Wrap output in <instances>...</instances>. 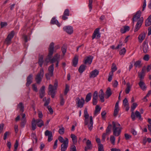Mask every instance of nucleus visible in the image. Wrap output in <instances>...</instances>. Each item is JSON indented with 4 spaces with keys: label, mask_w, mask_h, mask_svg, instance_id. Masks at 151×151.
<instances>
[{
    "label": "nucleus",
    "mask_w": 151,
    "mask_h": 151,
    "mask_svg": "<svg viewBox=\"0 0 151 151\" xmlns=\"http://www.w3.org/2000/svg\"><path fill=\"white\" fill-rule=\"evenodd\" d=\"M68 139L67 138L65 139L64 143L61 145V151H66L68 147Z\"/></svg>",
    "instance_id": "obj_7"
},
{
    "label": "nucleus",
    "mask_w": 151,
    "mask_h": 151,
    "mask_svg": "<svg viewBox=\"0 0 151 151\" xmlns=\"http://www.w3.org/2000/svg\"><path fill=\"white\" fill-rule=\"evenodd\" d=\"M135 115L137 118H138L139 120H142V119L141 117V116L139 112L137 111H136L135 112Z\"/></svg>",
    "instance_id": "obj_37"
},
{
    "label": "nucleus",
    "mask_w": 151,
    "mask_h": 151,
    "mask_svg": "<svg viewBox=\"0 0 151 151\" xmlns=\"http://www.w3.org/2000/svg\"><path fill=\"white\" fill-rule=\"evenodd\" d=\"M138 84L140 88L143 91L146 90L147 86H146L145 83L142 81H140L138 83Z\"/></svg>",
    "instance_id": "obj_21"
},
{
    "label": "nucleus",
    "mask_w": 151,
    "mask_h": 151,
    "mask_svg": "<svg viewBox=\"0 0 151 151\" xmlns=\"http://www.w3.org/2000/svg\"><path fill=\"white\" fill-rule=\"evenodd\" d=\"M119 104H116L114 107V116L115 117L116 116L118 115L119 110Z\"/></svg>",
    "instance_id": "obj_23"
},
{
    "label": "nucleus",
    "mask_w": 151,
    "mask_h": 151,
    "mask_svg": "<svg viewBox=\"0 0 151 151\" xmlns=\"http://www.w3.org/2000/svg\"><path fill=\"white\" fill-rule=\"evenodd\" d=\"M101 109V108L99 106H96L95 108V110L94 113V115L95 116L99 113Z\"/></svg>",
    "instance_id": "obj_31"
},
{
    "label": "nucleus",
    "mask_w": 151,
    "mask_h": 151,
    "mask_svg": "<svg viewBox=\"0 0 151 151\" xmlns=\"http://www.w3.org/2000/svg\"><path fill=\"white\" fill-rule=\"evenodd\" d=\"M50 23L52 24H56L58 27H60L61 25L59 22L54 17L50 21Z\"/></svg>",
    "instance_id": "obj_22"
},
{
    "label": "nucleus",
    "mask_w": 151,
    "mask_h": 151,
    "mask_svg": "<svg viewBox=\"0 0 151 151\" xmlns=\"http://www.w3.org/2000/svg\"><path fill=\"white\" fill-rule=\"evenodd\" d=\"M99 96V101H100L101 103H103L105 101L104 96Z\"/></svg>",
    "instance_id": "obj_51"
},
{
    "label": "nucleus",
    "mask_w": 151,
    "mask_h": 151,
    "mask_svg": "<svg viewBox=\"0 0 151 151\" xmlns=\"http://www.w3.org/2000/svg\"><path fill=\"white\" fill-rule=\"evenodd\" d=\"M141 61L138 60L134 62V66L135 68H140L142 66Z\"/></svg>",
    "instance_id": "obj_24"
},
{
    "label": "nucleus",
    "mask_w": 151,
    "mask_h": 151,
    "mask_svg": "<svg viewBox=\"0 0 151 151\" xmlns=\"http://www.w3.org/2000/svg\"><path fill=\"white\" fill-rule=\"evenodd\" d=\"M10 133L9 132H6L4 134V139L5 140L7 138V136L10 134Z\"/></svg>",
    "instance_id": "obj_54"
},
{
    "label": "nucleus",
    "mask_w": 151,
    "mask_h": 151,
    "mask_svg": "<svg viewBox=\"0 0 151 151\" xmlns=\"http://www.w3.org/2000/svg\"><path fill=\"white\" fill-rule=\"evenodd\" d=\"M58 86L57 81H55L53 86L50 84L48 87V94L51 95L52 98H54Z\"/></svg>",
    "instance_id": "obj_3"
},
{
    "label": "nucleus",
    "mask_w": 151,
    "mask_h": 151,
    "mask_svg": "<svg viewBox=\"0 0 151 151\" xmlns=\"http://www.w3.org/2000/svg\"><path fill=\"white\" fill-rule=\"evenodd\" d=\"M127 87L125 90V92L126 94H128L129 93L131 90V87L130 84L129 83H127Z\"/></svg>",
    "instance_id": "obj_35"
},
{
    "label": "nucleus",
    "mask_w": 151,
    "mask_h": 151,
    "mask_svg": "<svg viewBox=\"0 0 151 151\" xmlns=\"http://www.w3.org/2000/svg\"><path fill=\"white\" fill-rule=\"evenodd\" d=\"M67 46L66 45H64L62 46V48H61V50L62 51V52L63 53V55H64L67 51Z\"/></svg>",
    "instance_id": "obj_38"
},
{
    "label": "nucleus",
    "mask_w": 151,
    "mask_h": 151,
    "mask_svg": "<svg viewBox=\"0 0 151 151\" xmlns=\"http://www.w3.org/2000/svg\"><path fill=\"white\" fill-rule=\"evenodd\" d=\"M90 123L88 125V129L89 130H91L93 128V118L92 116H90Z\"/></svg>",
    "instance_id": "obj_25"
},
{
    "label": "nucleus",
    "mask_w": 151,
    "mask_h": 151,
    "mask_svg": "<svg viewBox=\"0 0 151 151\" xmlns=\"http://www.w3.org/2000/svg\"><path fill=\"white\" fill-rule=\"evenodd\" d=\"M99 71L96 69H95L91 71L89 74V77L90 78H94L99 74Z\"/></svg>",
    "instance_id": "obj_15"
},
{
    "label": "nucleus",
    "mask_w": 151,
    "mask_h": 151,
    "mask_svg": "<svg viewBox=\"0 0 151 151\" xmlns=\"http://www.w3.org/2000/svg\"><path fill=\"white\" fill-rule=\"evenodd\" d=\"M111 125L110 124H109L107 127V128L106 130V133L107 134H109L110 132L111 131Z\"/></svg>",
    "instance_id": "obj_46"
},
{
    "label": "nucleus",
    "mask_w": 151,
    "mask_h": 151,
    "mask_svg": "<svg viewBox=\"0 0 151 151\" xmlns=\"http://www.w3.org/2000/svg\"><path fill=\"white\" fill-rule=\"evenodd\" d=\"M113 74L112 73H109V78H108V81L109 82L111 81L112 79V76H113Z\"/></svg>",
    "instance_id": "obj_56"
},
{
    "label": "nucleus",
    "mask_w": 151,
    "mask_h": 151,
    "mask_svg": "<svg viewBox=\"0 0 151 151\" xmlns=\"http://www.w3.org/2000/svg\"><path fill=\"white\" fill-rule=\"evenodd\" d=\"M98 92L97 91L94 92L93 96L92 103L93 104H96L98 103Z\"/></svg>",
    "instance_id": "obj_12"
},
{
    "label": "nucleus",
    "mask_w": 151,
    "mask_h": 151,
    "mask_svg": "<svg viewBox=\"0 0 151 151\" xmlns=\"http://www.w3.org/2000/svg\"><path fill=\"white\" fill-rule=\"evenodd\" d=\"M91 96L92 93H89L87 94L85 100L86 103L88 102L91 100Z\"/></svg>",
    "instance_id": "obj_27"
},
{
    "label": "nucleus",
    "mask_w": 151,
    "mask_h": 151,
    "mask_svg": "<svg viewBox=\"0 0 151 151\" xmlns=\"http://www.w3.org/2000/svg\"><path fill=\"white\" fill-rule=\"evenodd\" d=\"M92 62V59L91 58V56L88 57L87 58L86 60H85L84 63L86 64L88 63L90 64Z\"/></svg>",
    "instance_id": "obj_34"
},
{
    "label": "nucleus",
    "mask_w": 151,
    "mask_h": 151,
    "mask_svg": "<svg viewBox=\"0 0 151 151\" xmlns=\"http://www.w3.org/2000/svg\"><path fill=\"white\" fill-rule=\"evenodd\" d=\"M77 100L78 101L77 104H84L85 101L84 98L81 97L80 99L79 98L77 99Z\"/></svg>",
    "instance_id": "obj_42"
},
{
    "label": "nucleus",
    "mask_w": 151,
    "mask_h": 151,
    "mask_svg": "<svg viewBox=\"0 0 151 151\" xmlns=\"http://www.w3.org/2000/svg\"><path fill=\"white\" fill-rule=\"evenodd\" d=\"M63 29L64 31L70 35L72 34L73 32V27L70 26H64L63 28Z\"/></svg>",
    "instance_id": "obj_9"
},
{
    "label": "nucleus",
    "mask_w": 151,
    "mask_h": 151,
    "mask_svg": "<svg viewBox=\"0 0 151 151\" xmlns=\"http://www.w3.org/2000/svg\"><path fill=\"white\" fill-rule=\"evenodd\" d=\"M126 52V50L125 48L124 47L122 49H121L119 52V54L120 55H124Z\"/></svg>",
    "instance_id": "obj_53"
},
{
    "label": "nucleus",
    "mask_w": 151,
    "mask_h": 151,
    "mask_svg": "<svg viewBox=\"0 0 151 151\" xmlns=\"http://www.w3.org/2000/svg\"><path fill=\"white\" fill-rule=\"evenodd\" d=\"M145 74H142L141 73L139 74V76L140 78V81H142V80L144 78Z\"/></svg>",
    "instance_id": "obj_62"
},
{
    "label": "nucleus",
    "mask_w": 151,
    "mask_h": 151,
    "mask_svg": "<svg viewBox=\"0 0 151 151\" xmlns=\"http://www.w3.org/2000/svg\"><path fill=\"white\" fill-rule=\"evenodd\" d=\"M14 31H12L9 34L5 40V43L9 45L11 44L12 39L14 37Z\"/></svg>",
    "instance_id": "obj_6"
},
{
    "label": "nucleus",
    "mask_w": 151,
    "mask_h": 151,
    "mask_svg": "<svg viewBox=\"0 0 151 151\" xmlns=\"http://www.w3.org/2000/svg\"><path fill=\"white\" fill-rule=\"evenodd\" d=\"M86 146L85 147V151H87L88 150L91 149L92 146L91 141L89 139L86 142Z\"/></svg>",
    "instance_id": "obj_19"
},
{
    "label": "nucleus",
    "mask_w": 151,
    "mask_h": 151,
    "mask_svg": "<svg viewBox=\"0 0 151 151\" xmlns=\"http://www.w3.org/2000/svg\"><path fill=\"white\" fill-rule=\"evenodd\" d=\"M98 151H104V146L102 144H99V145L98 146Z\"/></svg>",
    "instance_id": "obj_45"
},
{
    "label": "nucleus",
    "mask_w": 151,
    "mask_h": 151,
    "mask_svg": "<svg viewBox=\"0 0 151 151\" xmlns=\"http://www.w3.org/2000/svg\"><path fill=\"white\" fill-rule=\"evenodd\" d=\"M137 104H133L131 106V111H132L131 115V117L133 121H134L135 119V115L133 112V111L137 106Z\"/></svg>",
    "instance_id": "obj_18"
},
{
    "label": "nucleus",
    "mask_w": 151,
    "mask_h": 151,
    "mask_svg": "<svg viewBox=\"0 0 151 151\" xmlns=\"http://www.w3.org/2000/svg\"><path fill=\"white\" fill-rule=\"evenodd\" d=\"M60 104H63L64 103V100L63 99V94H61L60 96Z\"/></svg>",
    "instance_id": "obj_52"
},
{
    "label": "nucleus",
    "mask_w": 151,
    "mask_h": 151,
    "mask_svg": "<svg viewBox=\"0 0 151 151\" xmlns=\"http://www.w3.org/2000/svg\"><path fill=\"white\" fill-rule=\"evenodd\" d=\"M146 32H142L138 37V40L139 43H141L145 38Z\"/></svg>",
    "instance_id": "obj_17"
},
{
    "label": "nucleus",
    "mask_w": 151,
    "mask_h": 151,
    "mask_svg": "<svg viewBox=\"0 0 151 151\" xmlns=\"http://www.w3.org/2000/svg\"><path fill=\"white\" fill-rule=\"evenodd\" d=\"M65 132V129L63 127H62L58 131L59 133L61 135L64 134Z\"/></svg>",
    "instance_id": "obj_48"
},
{
    "label": "nucleus",
    "mask_w": 151,
    "mask_h": 151,
    "mask_svg": "<svg viewBox=\"0 0 151 151\" xmlns=\"http://www.w3.org/2000/svg\"><path fill=\"white\" fill-rule=\"evenodd\" d=\"M44 101H45V102L44 104H49L50 102V99L48 98L47 99H46V97H45L43 99Z\"/></svg>",
    "instance_id": "obj_50"
},
{
    "label": "nucleus",
    "mask_w": 151,
    "mask_h": 151,
    "mask_svg": "<svg viewBox=\"0 0 151 151\" xmlns=\"http://www.w3.org/2000/svg\"><path fill=\"white\" fill-rule=\"evenodd\" d=\"M93 2V0H89L88 6L90 9V11H91L92 9V3Z\"/></svg>",
    "instance_id": "obj_55"
},
{
    "label": "nucleus",
    "mask_w": 151,
    "mask_h": 151,
    "mask_svg": "<svg viewBox=\"0 0 151 151\" xmlns=\"http://www.w3.org/2000/svg\"><path fill=\"white\" fill-rule=\"evenodd\" d=\"M7 25L6 22H1V28H3L4 27L6 26Z\"/></svg>",
    "instance_id": "obj_64"
},
{
    "label": "nucleus",
    "mask_w": 151,
    "mask_h": 151,
    "mask_svg": "<svg viewBox=\"0 0 151 151\" xmlns=\"http://www.w3.org/2000/svg\"><path fill=\"white\" fill-rule=\"evenodd\" d=\"M70 15V11L68 9H65L62 17V19L64 20H65L68 19V17Z\"/></svg>",
    "instance_id": "obj_14"
},
{
    "label": "nucleus",
    "mask_w": 151,
    "mask_h": 151,
    "mask_svg": "<svg viewBox=\"0 0 151 151\" xmlns=\"http://www.w3.org/2000/svg\"><path fill=\"white\" fill-rule=\"evenodd\" d=\"M122 42L121 41H119V44L115 48L116 49H118L121 48L122 45Z\"/></svg>",
    "instance_id": "obj_58"
},
{
    "label": "nucleus",
    "mask_w": 151,
    "mask_h": 151,
    "mask_svg": "<svg viewBox=\"0 0 151 151\" xmlns=\"http://www.w3.org/2000/svg\"><path fill=\"white\" fill-rule=\"evenodd\" d=\"M151 24V14L148 17L145 21V26H148Z\"/></svg>",
    "instance_id": "obj_29"
},
{
    "label": "nucleus",
    "mask_w": 151,
    "mask_h": 151,
    "mask_svg": "<svg viewBox=\"0 0 151 151\" xmlns=\"http://www.w3.org/2000/svg\"><path fill=\"white\" fill-rule=\"evenodd\" d=\"M54 70V64H52V65L49 66L48 70L49 73H51V74H53Z\"/></svg>",
    "instance_id": "obj_30"
},
{
    "label": "nucleus",
    "mask_w": 151,
    "mask_h": 151,
    "mask_svg": "<svg viewBox=\"0 0 151 151\" xmlns=\"http://www.w3.org/2000/svg\"><path fill=\"white\" fill-rule=\"evenodd\" d=\"M143 50L145 53H147L149 50V47L148 45L142 46Z\"/></svg>",
    "instance_id": "obj_41"
},
{
    "label": "nucleus",
    "mask_w": 151,
    "mask_h": 151,
    "mask_svg": "<svg viewBox=\"0 0 151 151\" xmlns=\"http://www.w3.org/2000/svg\"><path fill=\"white\" fill-rule=\"evenodd\" d=\"M32 129L34 130L36 127V124L39 127H41L44 125L43 121L41 119H37L35 120L34 118L32 119Z\"/></svg>",
    "instance_id": "obj_4"
},
{
    "label": "nucleus",
    "mask_w": 151,
    "mask_h": 151,
    "mask_svg": "<svg viewBox=\"0 0 151 151\" xmlns=\"http://www.w3.org/2000/svg\"><path fill=\"white\" fill-rule=\"evenodd\" d=\"M117 67L114 63L112 64V66L111 67V71L109 73H112L113 74V73L117 70Z\"/></svg>",
    "instance_id": "obj_39"
},
{
    "label": "nucleus",
    "mask_w": 151,
    "mask_h": 151,
    "mask_svg": "<svg viewBox=\"0 0 151 151\" xmlns=\"http://www.w3.org/2000/svg\"><path fill=\"white\" fill-rule=\"evenodd\" d=\"M143 59L146 61H148L149 59V55L148 54H147V55H145L143 58Z\"/></svg>",
    "instance_id": "obj_59"
},
{
    "label": "nucleus",
    "mask_w": 151,
    "mask_h": 151,
    "mask_svg": "<svg viewBox=\"0 0 151 151\" xmlns=\"http://www.w3.org/2000/svg\"><path fill=\"white\" fill-rule=\"evenodd\" d=\"M100 28H97L94 30L92 36V39H94L96 37L97 39H98L100 37V34L99 33Z\"/></svg>",
    "instance_id": "obj_11"
},
{
    "label": "nucleus",
    "mask_w": 151,
    "mask_h": 151,
    "mask_svg": "<svg viewBox=\"0 0 151 151\" xmlns=\"http://www.w3.org/2000/svg\"><path fill=\"white\" fill-rule=\"evenodd\" d=\"M32 88L33 90L34 91L36 92H37L38 91L37 87L35 84H33L32 85Z\"/></svg>",
    "instance_id": "obj_60"
},
{
    "label": "nucleus",
    "mask_w": 151,
    "mask_h": 151,
    "mask_svg": "<svg viewBox=\"0 0 151 151\" xmlns=\"http://www.w3.org/2000/svg\"><path fill=\"white\" fill-rule=\"evenodd\" d=\"M44 71L42 68H41L39 72L35 76V80L37 84H40L43 77Z\"/></svg>",
    "instance_id": "obj_5"
},
{
    "label": "nucleus",
    "mask_w": 151,
    "mask_h": 151,
    "mask_svg": "<svg viewBox=\"0 0 151 151\" xmlns=\"http://www.w3.org/2000/svg\"><path fill=\"white\" fill-rule=\"evenodd\" d=\"M4 124L3 123L0 124V134L2 132Z\"/></svg>",
    "instance_id": "obj_63"
},
{
    "label": "nucleus",
    "mask_w": 151,
    "mask_h": 151,
    "mask_svg": "<svg viewBox=\"0 0 151 151\" xmlns=\"http://www.w3.org/2000/svg\"><path fill=\"white\" fill-rule=\"evenodd\" d=\"M141 14V12L140 11H137L132 19L133 24L135 22H137L134 29V32L137 31L140 29L142 24L143 20L142 17L140 18Z\"/></svg>",
    "instance_id": "obj_1"
},
{
    "label": "nucleus",
    "mask_w": 151,
    "mask_h": 151,
    "mask_svg": "<svg viewBox=\"0 0 151 151\" xmlns=\"http://www.w3.org/2000/svg\"><path fill=\"white\" fill-rule=\"evenodd\" d=\"M115 137L114 136H113V135H111L110 136V140L111 142V143L114 145V144H115Z\"/></svg>",
    "instance_id": "obj_43"
},
{
    "label": "nucleus",
    "mask_w": 151,
    "mask_h": 151,
    "mask_svg": "<svg viewBox=\"0 0 151 151\" xmlns=\"http://www.w3.org/2000/svg\"><path fill=\"white\" fill-rule=\"evenodd\" d=\"M45 136H48V141L50 142L52 140V133L48 130H46L45 132Z\"/></svg>",
    "instance_id": "obj_13"
},
{
    "label": "nucleus",
    "mask_w": 151,
    "mask_h": 151,
    "mask_svg": "<svg viewBox=\"0 0 151 151\" xmlns=\"http://www.w3.org/2000/svg\"><path fill=\"white\" fill-rule=\"evenodd\" d=\"M21 126L22 127H24L25 125L26 124V119H21Z\"/></svg>",
    "instance_id": "obj_49"
},
{
    "label": "nucleus",
    "mask_w": 151,
    "mask_h": 151,
    "mask_svg": "<svg viewBox=\"0 0 151 151\" xmlns=\"http://www.w3.org/2000/svg\"><path fill=\"white\" fill-rule=\"evenodd\" d=\"M70 137L72 139L73 142L74 143L75 141L76 140V136L73 134H71L70 135Z\"/></svg>",
    "instance_id": "obj_61"
},
{
    "label": "nucleus",
    "mask_w": 151,
    "mask_h": 151,
    "mask_svg": "<svg viewBox=\"0 0 151 151\" xmlns=\"http://www.w3.org/2000/svg\"><path fill=\"white\" fill-rule=\"evenodd\" d=\"M45 87L44 86H42L39 91V96L40 98L42 99L45 95Z\"/></svg>",
    "instance_id": "obj_16"
},
{
    "label": "nucleus",
    "mask_w": 151,
    "mask_h": 151,
    "mask_svg": "<svg viewBox=\"0 0 151 151\" xmlns=\"http://www.w3.org/2000/svg\"><path fill=\"white\" fill-rule=\"evenodd\" d=\"M53 75V74H51V73H48L45 74V76L47 80H50V78Z\"/></svg>",
    "instance_id": "obj_44"
},
{
    "label": "nucleus",
    "mask_w": 151,
    "mask_h": 151,
    "mask_svg": "<svg viewBox=\"0 0 151 151\" xmlns=\"http://www.w3.org/2000/svg\"><path fill=\"white\" fill-rule=\"evenodd\" d=\"M89 114L87 112V109L86 108L84 110V116L85 118V121L87 123L86 121L87 119L89 117Z\"/></svg>",
    "instance_id": "obj_32"
},
{
    "label": "nucleus",
    "mask_w": 151,
    "mask_h": 151,
    "mask_svg": "<svg viewBox=\"0 0 151 151\" xmlns=\"http://www.w3.org/2000/svg\"><path fill=\"white\" fill-rule=\"evenodd\" d=\"M17 109L19 110L20 112H23L24 111V106L23 104H18Z\"/></svg>",
    "instance_id": "obj_36"
},
{
    "label": "nucleus",
    "mask_w": 151,
    "mask_h": 151,
    "mask_svg": "<svg viewBox=\"0 0 151 151\" xmlns=\"http://www.w3.org/2000/svg\"><path fill=\"white\" fill-rule=\"evenodd\" d=\"M86 66L84 65H81L78 69L79 72L80 73H82L85 69Z\"/></svg>",
    "instance_id": "obj_33"
},
{
    "label": "nucleus",
    "mask_w": 151,
    "mask_h": 151,
    "mask_svg": "<svg viewBox=\"0 0 151 151\" xmlns=\"http://www.w3.org/2000/svg\"><path fill=\"white\" fill-rule=\"evenodd\" d=\"M106 93V96H105V98L106 99L109 98L112 94L111 90L109 88H107Z\"/></svg>",
    "instance_id": "obj_26"
},
{
    "label": "nucleus",
    "mask_w": 151,
    "mask_h": 151,
    "mask_svg": "<svg viewBox=\"0 0 151 151\" xmlns=\"http://www.w3.org/2000/svg\"><path fill=\"white\" fill-rule=\"evenodd\" d=\"M48 57L49 60L51 63H53L55 62L60 61V56L58 55V54H56L52 59H51L52 57L50 58L49 57Z\"/></svg>",
    "instance_id": "obj_8"
},
{
    "label": "nucleus",
    "mask_w": 151,
    "mask_h": 151,
    "mask_svg": "<svg viewBox=\"0 0 151 151\" xmlns=\"http://www.w3.org/2000/svg\"><path fill=\"white\" fill-rule=\"evenodd\" d=\"M124 136L126 140H128L132 137V136L131 135L127 133L124 134Z\"/></svg>",
    "instance_id": "obj_57"
},
{
    "label": "nucleus",
    "mask_w": 151,
    "mask_h": 151,
    "mask_svg": "<svg viewBox=\"0 0 151 151\" xmlns=\"http://www.w3.org/2000/svg\"><path fill=\"white\" fill-rule=\"evenodd\" d=\"M43 57L42 55H40L39 56L38 63L40 67H42L43 63Z\"/></svg>",
    "instance_id": "obj_28"
},
{
    "label": "nucleus",
    "mask_w": 151,
    "mask_h": 151,
    "mask_svg": "<svg viewBox=\"0 0 151 151\" xmlns=\"http://www.w3.org/2000/svg\"><path fill=\"white\" fill-rule=\"evenodd\" d=\"M44 106H46L48 109L49 111L50 112L51 114H53V111L51 107L50 106H48V104H44Z\"/></svg>",
    "instance_id": "obj_40"
},
{
    "label": "nucleus",
    "mask_w": 151,
    "mask_h": 151,
    "mask_svg": "<svg viewBox=\"0 0 151 151\" xmlns=\"http://www.w3.org/2000/svg\"><path fill=\"white\" fill-rule=\"evenodd\" d=\"M113 134L115 136H118L121 132L122 128L118 122H112Z\"/></svg>",
    "instance_id": "obj_2"
},
{
    "label": "nucleus",
    "mask_w": 151,
    "mask_h": 151,
    "mask_svg": "<svg viewBox=\"0 0 151 151\" xmlns=\"http://www.w3.org/2000/svg\"><path fill=\"white\" fill-rule=\"evenodd\" d=\"M69 86L67 84L65 85V90L64 94L65 95H66L67 93L69 91Z\"/></svg>",
    "instance_id": "obj_47"
},
{
    "label": "nucleus",
    "mask_w": 151,
    "mask_h": 151,
    "mask_svg": "<svg viewBox=\"0 0 151 151\" xmlns=\"http://www.w3.org/2000/svg\"><path fill=\"white\" fill-rule=\"evenodd\" d=\"M32 75L30 74L27 77V83L26 85L27 86H28L32 82Z\"/></svg>",
    "instance_id": "obj_20"
},
{
    "label": "nucleus",
    "mask_w": 151,
    "mask_h": 151,
    "mask_svg": "<svg viewBox=\"0 0 151 151\" xmlns=\"http://www.w3.org/2000/svg\"><path fill=\"white\" fill-rule=\"evenodd\" d=\"M54 43L53 42H51L50 44L49 48V54L47 56L50 58H51L53 55L54 51Z\"/></svg>",
    "instance_id": "obj_10"
}]
</instances>
